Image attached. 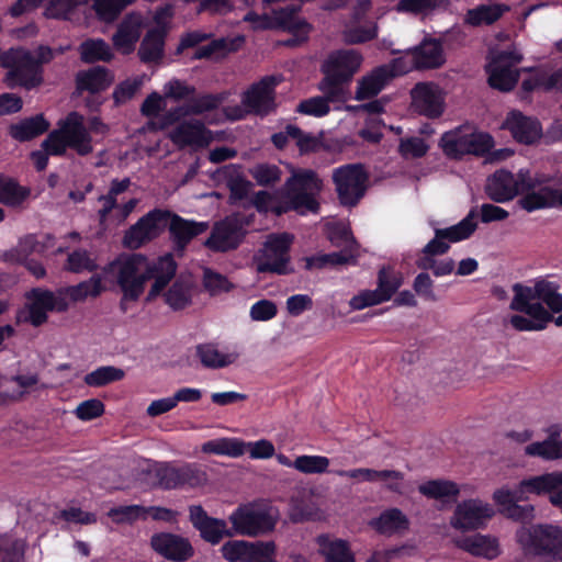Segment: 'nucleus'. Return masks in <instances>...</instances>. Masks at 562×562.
Returning a JSON list of instances; mask_svg holds the SVG:
<instances>
[{"mask_svg": "<svg viewBox=\"0 0 562 562\" xmlns=\"http://www.w3.org/2000/svg\"><path fill=\"white\" fill-rule=\"evenodd\" d=\"M414 64L419 69L438 68L445 63L441 44L436 40L424 41L413 52Z\"/></svg>", "mask_w": 562, "mask_h": 562, "instance_id": "e433bc0d", "label": "nucleus"}, {"mask_svg": "<svg viewBox=\"0 0 562 562\" xmlns=\"http://www.w3.org/2000/svg\"><path fill=\"white\" fill-rule=\"evenodd\" d=\"M30 300L42 307L44 311H55V312H66L67 304L65 303L59 289L55 292L44 290V289H34L30 293Z\"/></svg>", "mask_w": 562, "mask_h": 562, "instance_id": "de8ad7c7", "label": "nucleus"}, {"mask_svg": "<svg viewBox=\"0 0 562 562\" xmlns=\"http://www.w3.org/2000/svg\"><path fill=\"white\" fill-rule=\"evenodd\" d=\"M79 50L81 59L86 63L109 61L113 56L110 46L99 38L85 41L81 43Z\"/></svg>", "mask_w": 562, "mask_h": 562, "instance_id": "09e8293b", "label": "nucleus"}, {"mask_svg": "<svg viewBox=\"0 0 562 562\" xmlns=\"http://www.w3.org/2000/svg\"><path fill=\"white\" fill-rule=\"evenodd\" d=\"M293 236L286 233L269 235L261 249L254 256V262L258 272H272L288 274L293 271L290 268V246Z\"/></svg>", "mask_w": 562, "mask_h": 562, "instance_id": "6e6552de", "label": "nucleus"}, {"mask_svg": "<svg viewBox=\"0 0 562 562\" xmlns=\"http://www.w3.org/2000/svg\"><path fill=\"white\" fill-rule=\"evenodd\" d=\"M453 543L471 555L486 560H494L502 553L498 539L491 535L475 533L454 539Z\"/></svg>", "mask_w": 562, "mask_h": 562, "instance_id": "a878e982", "label": "nucleus"}, {"mask_svg": "<svg viewBox=\"0 0 562 562\" xmlns=\"http://www.w3.org/2000/svg\"><path fill=\"white\" fill-rule=\"evenodd\" d=\"M65 269L72 273L93 272L98 269V263L89 251L77 249L68 255Z\"/></svg>", "mask_w": 562, "mask_h": 562, "instance_id": "3c124183", "label": "nucleus"}, {"mask_svg": "<svg viewBox=\"0 0 562 562\" xmlns=\"http://www.w3.org/2000/svg\"><path fill=\"white\" fill-rule=\"evenodd\" d=\"M280 79L274 76L262 78L259 82L254 83L241 95V104L249 113L265 116L276 108L274 88Z\"/></svg>", "mask_w": 562, "mask_h": 562, "instance_id": "2eb2a0df", "label": "nucleus"}, {"mask_svg": "<svg viewBox=\"0 0 562 562\" xmlns=\"http://www.w3.org/2000/svg\"><path fill=\"white\" fill-rule=\"evenodd\" d=\"M323 182L313 170H302L293 173L285 181L284 195L290 210L301 214L306 212L316 213L319 204L315 195L322 190Z\"/></svg>", "mask_w": 562, "mask_h": 562, "instance_id": "423d86ee", "label": "nucleus"}, {"mask_svg": "<svg viewBox=\"0 0 562 562\" xmlns=\"http://www.w3.org/2000/svg\"><path fill=\"white\" fill-rule=\"evenodd\" d=\"M223 101L224 97L222 94H201L189 99L184 105L169 112L167 120L172 123L179 120L181 116L202 115L206 112H211L217 109Z\"/></svg>", "mask_w": 562, "mask_h": 562, "instance_id": "cd10ccee", "label": "nucleus"}, {"mask_svg": "<svg viewBox=\"0 0 562 562\" xmlns=\"http://www.w3.org/2000/svg\"><path fill=\"white\" fill-rule=\"evenodd\" d=\"M318 552L325 562H355L349 543L344 539L331 538L328 535H319L316 538Z\"/></svg>", "mask_w": 562, "mask_h": 562, "instance_id": "2f4dec72", "label": "nucleus"}, {"mask_svg": "<svg viewBox=\"0 0 562 562\" xmlns=\"http://www.w3.org/2000/svg\"><path fill=\"white\" fill-rule=\"evenodd\" d=\"M522 55L516 49L497 53L487 66L488 83L501 91H510L517 83L519 71L516 66Z\"/></svg>", "mask_w": 562, "mask_h": 562, "instance_id": "ddd939ff", "label": "nucleus"}, {"mask_svg": "<svg viewBox=\"0 0 562 562\" xmlns=\"http://www.w3.org/2000/svg\"><path fill=\"white\" fill-rule=\"evenodd\" d=\"M244 232L239 223L231 217L217 222L204 246L212 251L226 252L236 249L241 243Z\"/></svg>", "mask_w": 562, "mask_h": 562, "instance_id": "a211bd4d", "label": "nucleus"}, {"mask_svg": "<svg viewBox=\"0 0 562 562\" xmlns=\"http://www.w3.org/2000/svg\"><path fill=\"white\" fill-rule=\"evenodd\" d=\"M378 36V24L374 21L355 22L353 19L348 22L342 32L341 38L346 44H362L374 40Z\"/></svg>", "mask_w": 562, "mask_h": 562, "instance_id": "58836bf2", "label": "nucleus"}, {"mask_svg": "<svg viewBox=\"0 0 562 562\" xmlns=\"http://www.w3.org/2000/svg\"><path fill=\"white\" fill-rule=\"evenodd\" d=\"M296 111L305 115L323 117L329 113L330 106L326 99L317 95L301 101L296 106Z\"/></svg>", "mask_w": 562, "mask_h": 562, "instance_id": "338daca9", "label": "nucleus"}, {"mask_svg": "<svg viewBox=\"0 0 562 562\" xmlns=\"http://www.w3.org/2000/svg\"><path fill=\"white\" fill-rule=\"evenodd\" d=\"M177 263L172 255L168 254L157 260L153 266L140 254H121L102 268L103 283L117 284L125 300L136 301L143 294L147 280L155 281L147 295L150 301L159 295L175 277Z\"/></svg>", "mask_w": 562, "mask_h": 562, "instance_id": "f257e3e1", "label": "nucleus"}, {"mask_svg": "<svg viewBox=\"0 0 562 562\" xmlns=\"http://www.w3.org/2000/svg\"><path fill=\"white\" fill-rule=\"evenodd\" d=\"M114 80V76L104 67L97 66L79 71L76 76L77 89L97 93L105 90Z\"/></svg>", "mask_w": 562, "mask_h": 562, "instance_id": "72a5a7b5", "label": "nucleus"}, {"mask_svg": "<svg viewBox=\"0 0 562 562\" xmlns=\"http://www.w3.org/2000/svg\"><path fill=\"white\" fill-rule=\"evenodd\" d=\"M519 493L522 501L528 499L529 494H550L553 505H562V472H551L521 481Z\"/></svg>", "mask_w": 562, "mask_h": 562, "instance_id": "412c9836", "label": "nucleus"}, {"mask_svg": "<svg viewBox=\"0 0 562 562\" xmlns=\"http://www.w3.org/2000/svg\"><path fill=\"white\" fill-rule=\"evenodd\" d=\"M164 50V30L154 29L144 37L138 55L145 63L156 61L161 58Z\"/></svg>", "mask_w": 562, "mask_h": 562, "instance_id": "c03bdc74", "label": "nucleus"}, {"mask_svg": "<svg viewBox=\"0 0 562 562\" xmlns=\"http://www.w3.org/2000/svg\"><path fill=\"white\" fill-rule=\"evenodd\" d=\"M209 475L198 463H183L177 468L176 490L196 488L206 485Z\"/></svg>", "mask_w": 562, "mask_h": 562, "instance_id": "a19ab883", "label": "nucleus"}, {"mask_svg": "<svg viewBox=\"0 0 562 562\" xmlns=\"http://www.w3.org/2000/svg\"><path fill=\"white\" fill-rule=\"evenodd\" d=\"M277 520V510L255 505L240 506L229 516L234 533L248 537H257L272 531Z\"/></svg>", "mask_w": 562, "mask_h": 562, "instance_id": "1a4fd4ad", "label": "nucleus"}, {"mask_svg": "<svg viewBox=\"0 0 562 562\" xmlns=\"http://www.w3.org/2000/svg\"><path fill=\"white\" fill-rule=\"evenodd\" d=\"M322 516L321 509L313 502L291 499V508L289 518L292 522H304L308 520L319 519Z\"/></svg>", "mask_w": 562, "mask_h": 562, "instance_id": "864d4df0", "label": "nucleus"}, {"mask_svg": "<svg viewBox=\"0 0 562 562\" xmlns=\"http://www.w3.org/2000/svg\"><path fill=\"white\" fill-rule=\"evenodd\" d=\"M135 0H93V9L97 15L105 21H114L123 9Z\"/></svg>", "mask_w": 562, "mask_h": 562, "instance_id": "bf43d9fd", "label": "nucleus"}, {"mask_svg": "<svg viewBox=\"0 0 562 562\" xmlns=\"http://www.w3.org/2000/svg\"><path fill=\"white\" fill-rule=\"evenodd\" d=\"M449 0H400L396 4L398 12L425 13L437 8H447Z\"/></svg>", "mask_w": 562, "mask_h": 562, "instance_id": "0e129e2a", "label": "nucleus"}, {"mask_svg": "<svg viewBox=\"0 0 562 562\" xmlns=\"http://www.w3.org/2000/svg\"><path fill=\"white\" fill-rule=\"evenodd\" d=\"M477 216L476 209H472L469 214L460 221L458 224L447 228H436L439 236H442L446 241L458 243L469 238L476 229L477 223L475 221Z\"/></svg>", "mask_w": 562, "mask_h": 562, "instance_id": "79ce46f5", "label": "nucleus"}, {"mask_svg": "<svg viewBox=\"0 0 562 562\" xmlns=\"http://www.w3.org/2000/svg\"><path fill=\"white\" fill-rule=\"evenodd\" d=\"M259 186H270L280 180L281 171L276 165L258 164L249 170Z\"/></svg>", "mask_w": 562, "mask_h": 562, "instance_id": "774afa93", "label": "nucleus"}, {"mask_svg": "<svg viewBox=\"0 0 562 562\" xmlns=\"http://www.w3.org/2000/svg\"><path fill=\"white\" fill-rule=\"evenodd\" d=\"M29 191L13 180L0 175V202L16 206L27 196Z\"/></svg>", "mask_w": 562, "mask_h": 562, "instance_id": "5fc2aeb1", "label": "nucleus"}, {"mask_svg": "<svg viewBox=\"0 0 562 562\" xmlns=\"http://www.w3.org/2000/svg\"><path fill=\"white\" fill-rule=\"evenodd\" d=\"M150 546L156 553L173 562H184L194 553L187 538L170 532L155 533Z\"/></svg>", "mask_w": 562, "mask_h": 562, "instance_id": "aec40b11", "label": "nucleus"}, {"mask_svg": "<svg viewBox=\"0 0 562 562\" xmlns=\"http://www.w3.org/2000/svg\"><path fill=\"white\" fill-rule=\"evenodd\" d=\"M161 461L145 460L137 469L136 479L150 488H159Z\"/></svg>", "mask_w": 562, "mask_h": 562, "instance_id": "680f3d73", "label": "nucleus"}, {"mask_svg": "<svg viewBox=\"0 0 562 562\" xmlns=\"http://www.w3.org/2000/svg\"><path fill=\"white\" fill-rule=\"evenodd\" d=\"M518 204L527 212L554 207L552 188L543 187L538 191L529 192L518 200Z\"/></svg>", "mask_w": 562, "mask_h": 562, "instance_id": "8fccbe9b", "label": "nucleus"}, {"mask_svg": "<svg viewBox=\"0 0 562 562\" xmlns=\"http://www.w3.org/2000/svg\"><path fill=\"white\" fill-rule=\"evenodd\" d=\"M525 453L543 460L562 459V440L559 430L551 429L546 440L528 445L525 448Z\"/></svg>", "mask_w": 562, "mask_h": 562, "instance_id": "4c0bfd02", "label": "nucleus"}, {"mask_svg": "<svg viewBox=\"0 0 562 562\" xmlns=\"http://www.w3.org/2000/svg\"><path fill=\"white\" fill-rule=\"evenodd\" d=\"M48 128L49 122L43 114H36L11 124L9 134L18 142H27L44 134Z\"/></svg>", "mask_w": 562, "mask_h": 562, "instance_id": "c9c22d12", "label": "nucleus"}, {"mask_svg": "<svg viewBox=\"0 0 562 562\" xmlns=\"http://www.w3.org/2000/svg\"><path fill=\"white\" fill-rule=\"evenodd\" d=\"M494 516L491 504L480 498H470L457 504L449 524L460 531H472L484 528Z\"/></svg>", "mask_w": 562, "mask_h": 562, "instance_id": "f8f14e48", "label": "nucleus"}, {"mask_svg": "<svg viewBox=\"0 0 562 562\" xmlns=\"http://www.w3.org/2000/svg\"><path fill=\"white\" fill-rule=\"evenodd\" d=\"M503 127L509 130L513 137L522 144H532L542 135V128L537 119L526 116L516 110L508 113Z\"/></svg>", "mask_w": 562, "mask_h": 562, "instance_id": "393cba45", "label": "nucleus"}, {"mask_svg": "<svg viewBox=\"0 0 562 562\" xmlns=\"http://www.w3.org/2000/svg\"><path fill=\"white\" fill-rule=\"evenodd\" d=\"M329 459L323 456H300L293 461V468L304 474H322L327 472Z\"/></svg>", "mask_w": 562, "mask_h": 562, "instance_id": "4d7b16f0", "label": "nucleus"}, {"mask_svg": "<svg viewBox=\"0 0 562 562\" xmlns=\"http://www.w3.org/2000/svg\"><path fill=\"white\" fill-rule=\"evenodd\" d=\"M124 374V371L120 368L105 366L86 374L83 381L89 386L100 387L109 383L122 380Z\"/></svg>", "mask_w": 562, "mask_h": 562, "instance_id": "603ef678", "label": "nucleus"}, {"mask_svg": "<svg viewBox=\"0 0 562 562\" xmlns=\"http://www.w3.org/2000/svg\"><path fill=\"white\" fill-rule=\"evenodd\" d=\"M196 356L205 368L218 369L234 363L236 353H222L214 345L204 344L196 347Z\"/></svg>", "mask_w": 562, "mask_h": 562, "instance_id": "37998d69", "label": "nucleus"}, {"mask_svg": "<svg viewBox=\"0 0 562 562\" xmlns=\"http://www.w3.org/2000/svg\"><path fill=\"white\" fill-rule=\"evenodd\" d=\"M516 540L526 554L539 555L562 562V528L551 524L521 527Z\"/></svg>", "mask_w": 562, "mask_h": 562, "instance_id": "20e7f679", "label": "nucleus"}, {"mask_svg": "<svg viewBox=\"0 0 562 562\" xmlns=\"http://www.w3.org/2000/svg\"><path fill=\"white\" fill-rule=\"evenodd\" d=\"M362 56L355 49H341L331 53L322 66L323 74L350 81L359 70Z\"/></svg>", "mask_w": 562, "mask_h": 562, "instance_id": "5701e85b", "label": "nucleus"}, {"mask_svg": "<svg viewBox=\"0 0 562 562\" xmlns=\"http://www.w3.org/2000/svg\"><path fill=\"white\" fill-rule=\"evenodd\" d=\"M106 290L103 283V276L100 273L92 274L88 280L81 281L78 284L60 288L59 292L67 308L71 303L83 302L88 297H98Z\"/></svg>", "mask_w": 562, "mask_h": 562, "instance_id": "bb28decb", "label": "nucleus"}, {"mask_svg": "<svg viewBox=\"0 0 562 562\" xmlns=\"http://www.w3.org/2000/svg\"><path fill=\"white\" fill-rule=\"evenodd\" d=\"M418 491L420 494L428 498L443 501L446 498H456L459 493V486L448 480H431L419 485Z\"/></svg>", "mask_w": 562, "mask_h": 562, "instance_id": "49530a36", "label": "nucleus"}, {"mask_svg": "<svg viewBox=\"0 0 562 562\" xmlns=\"http://www.w3.org/2000/svg\"><path fill=\"white\" fill-rule=\"evenodd\" d=\"M201 451L209 454L238 458L246 453V442L237 438H217L204 442Z\"/></svg>", "mask_w": 562, "mask_h": 562, "instance_id": "ea45409f", "label": "nucleus"}, {"mask_svg": "<svg viewBox=\"0 0 562 562\" xmlns=\"http://www.w3.org/2000/svg\"><path fill=\"white\" fill-rule=\"evenodd\" d=\"M333 181L339 202L344 206H355L367 190L368 173L362 165L350 164L338 167L333 171Z\"/></svg>", "mask_w": 562, "mask_h": 562, "instance_id": "9d476101", "label": "nucleus"}, {"mask_svg": "<svg viewBox=\"0 0 562 562\" xmlns=\"http://www.w3.org/2000/svg\"><path fill=\"white\" fill-rule=\"evenodd\" d=\"M335 474L342 477L357 479L363 482H381L391 492H400L404 474L396 470H374L359 468L352 470H337Z\"/></svg>", "mask_w": 562, "mask_h": 562, "instance_id": "b1692460", "label": "nucleus"}, {"mask_svg": "<svg viewBox=\"0 0 562 562\" xmlns=\"http://www.w3.org/2000/svg\"><path fill=\"white\" fill-rule=\"evenodd\" d=\"M169 211L155 209L142 216L125 233L122 244L135 250L157 238L168 225Z\"/></svg>", "mask_w": 562, "mask_h": 562, "instance_id": "9b49d317", "label": "nucleus"}, {"mask_svg": "<svg viewBox=\"0 0 562 562\" xmlns=\"http://www.w3.org/2000/svg\"><path fill=\"white\" fill-rule=\"evenodd\" d=\"M88 0H50L45 8V16L50 19H68L69 15Z\"/></svg>", "mask_w": 562, "mask_h": 562, "instance_id": "69168bd1", "label": "nucleus"}, {"mask_svg": "<svg viewBox=\"0 0 562 562\" xmlns=\"http://www.w3.org/2000/svg\"><path fill=\"white\" fill-rule=\"evenodd\" d=\"M194 282L190 276H180L164 293L166 304L175 311L183 310L192 303Z\"/></svg>", "mask_w": 562, "mask_h": 562, "instance_id": "473e14b6", "label": "nucleus"}, {"mask_svg": "<svg viewBox=\"0 0 562 562\" xmlns=\"http://www.w3.org/2000/svg\"><path fill=\"white\" fill-rule=\"evenodd\" d=\"M402 284V279L394 274L390 268L383 267L378 274V288L375 289L383 302L389 301Z\"/></svg>", "mask_w": 562, "mask_h": 562, "instance_id": "6e6d98bb", "label": "nucleus"}, {"mask_svg": "<svg viewBox=\"0 0 562 562\" xmlns=\"http://www.w3.org/2000/svg\"><path fill=\"white\" fill-rule=\"evenodd\" d=\"M198 530L205 541L213 544L218 543L225 537L234 536V531L227 528L226 522L216 518H210Z\"/></svg>", "mask_w": 562, "mask_h": 562, "instance_id": "13d9d810", "label": "nucleus"}, {"mask_svg": "<svg viewBox=\"0 0 562 562\" xmlns=\"http://www.w3.org/2000/svg\"><path fill=\"white\" fill-rule=\"evenodd\" d=\"M509 308L519 314L508 319L519 331L543 330L552 319V313L562 311L560 284L547 279H537L532 285L514 283Z\"/></svg>", "mask_w": 562, "mask_h": 562, "instance_id": "f03ea898", "label": "nucleus"}, {"mask_svg": "<svg viewBox=\"0 0 562 562\" xmlns=\"http://www.w3.org/2000/svg\"><path fill=\"white\" fill-rule=\"evenodd\" d=\"M415 111L430 119L439 117L445 110L441 89L434 82H418L411 91Z\"/></svg>", "mask_w": 562, "mask_h": 562, "instance_id": "dca6fc26", "label": "nucleus"}, {"mask_svg": "<svg viewBox=\"0 0 562 562\" xmlns=\"http://www.w3.org/2000/svg\"><path fill=\"white\" fill-rule=\"evenodd\" d=\"M508 11L509 7L504 3L480 4L465 12L463 23L472 27L491 25Z\"/></svg>", "mask_w": 562, "mask_h": 562, "instance_id": "f704fd0d", "label": "nucleus"}, {"mask_svg": "<svg viewBox=\"0 0 562 562\" xmlns=\"http://www.w3.org/2000/svg\"><path fill=\"white\" fill-rule=\"evenodd\" d=\"M108 516L115 524H132L139 518H146L147 509L140 505L119 506L111 508Z\"/></svg>", "mask_w": 562, "mask_h": 562, "instance_id": "e2e57ef3", "label": "nucleus"}, {"mask_svg": "<svg viewBox=\"0 0 562 562\" xmlns=\"http://www.w3.org/2000/svg\"><path fill=\"white\" fill-rule=\"evenodd\" d=\"M398 61L389 65H382L361 77L358 80L355 99L368 100L378 95L386 85L402 71L397 69Z\"/></svg>", "mask_w": 562, "mask_h": 562, "instance_id": "6ab92c4d", "label": "nucleus"}, {"mask_svg": "<svg viewBox=\"0 0 562 562\" xmlns=\"http://www.w3.org/2000/svg\"><path fill=\"white\" fill-rule=\"evenodd\" d=\"M370 526L376 532L392 537L405 533L409 529V519L401 509L389 508L371 520Z\"/></svg>", "mask_w": 562, "mask_h": 562, "instance_id": "c756f323", "label": "nucleus"}, {"mask_svg": "<svg viewBox=\"0 0 562 562\" xmlns=\"http://www.w3.org/2000/svg\"><path fill=\"white\" fill-rule=\"evenodd\" d=\"M143 26L140 14H128L119 25L117 31L113 35L114 46L124 54L133 50L135 43L138 41Z\"/></svg>", "mask_w": 562, "mask_h": 562, "instance_id": "c85d7f7f", "label": "nucleus"}, {"mask_svg": "<svg viewBox=\"0 0 562 562\" xmlns=\"http://www.w3.org/2000/svg\"><path fill=\"white\" fill-rule=\"evenodd\" d=\"M68 147L80 156L89 155L93 150L85 116L75 111L60 121L59 128L50 132L42 143V148L55 156L64 155Z\"/></svg>", "mask_w": 562, "mask_h": 562, "instance_id": "7ed1b4c3", "label": "nucleus"}, {"mask_svg": "<svg viewBox=\"0 0 562 562\" xmlns=\"http://www.w3.org/2000/svg\"><path fill=\"white\" fill-rule=\"evenodd\" d=\"M301 10L300 4H289L272 11V27H281L297 35H306L311 31V25L297 16Z\"/></svg>", "mask_w": 562, "mask_h": 562, "instance_id": "7c9ffc66", "label": "nucleus"}, {"mask_svg": "<svg viewBox=\"0 0 562 562\" xmlns=\"http://www.w3.org/2000/svg\"><path fill=\"white\" fill-rule=\"evenodd\" d=\"M439 146L446 156L458 159L464 155H484L492 148L493 139L488 134L476 132L471 126H460L446 132Z\"/></svg>", "mask_w": 562, "mask_h": 562, "instance_id": "0eeeda50", "label": "nucleus"}, {"mask_svg": "<svg viewBox=\"0 0 562 562\" xmlns=\"http://www.w3.org/2000/svg\"><path fill=\"white\" fill-rule=\"evenodd\" d=\"M1 66L8 69L4 82L11 89L22 87L31 90L43 82L42 67L29 49L18 47L3 52Z\"/></svg>", "mask_w": 562, "mask_h": 562, "instance_id": "39448f33", "label": "nucleus"}, {"mask_svg": "<svg viewBox=\"0 0 562 562\" xmlns=\"http://www.w3.org/2000/svg\"><path fill=\"white\" fill-rule=\"evenodd\" d=\"M347 80L339 79L329 74H324V78L318 83V90L323 92V98L328 103L345 102L349 98V92L345 87Z\"/></svg>", "mask_w": 562, "mask_h": 562, "instance_id": "a18cd8bd", "label": "nucleus"}, {"mask_svg": "<svg viewBox=\"0 0 562 562\" xmlns=\"http://www.w3.org/2000/svg\"><path fill=\"white\" fill-rule=\"evenodd\" d=\"M167 227L173 241V250L178 256H182L188 244L198 235L206 232L209 224L206 222L184 220L169 211Z\"/></svg>", "mask_w": 562, "mask_h": 562, "instance_id": "4be33fe9", "label": "nucleus"}, {"mask_svg": "<svg viewBox=\"0 0 562 562\" xmlns=\"http://www.w3.org/2000/svg\"><path fill=\"white\" fill-rule=\"evenodd\" d=\"M25 543L19 539L0 538V562H24Z\"/></svg>", "mask_w": 562, "mask_h": 562, "instance_id": "052dcab7", "label": "nucleus"}, {"mask_svg": "<svg viewBox=\"0 0 562 562\" xmlns=\"http://www.w3.org/2000/svg\"><path fill=\"white\" fill-rule=\"evenodd\" d=\"M531 187L527 175L522 171L514 175L501 169L487 178L485 192L494 202L504 203L513 200L518 193L531 189Z\"/></svg>", "mask_w": 562, "mask_h": 562, "instance_id": "4468645a", "label": "nucleus"}, {"mask_svg": "<svg viewBox=\"0 0 562 562\" xmlns=\"http://www.w3.org/2000/svg\"><path fill=\"white\" fill-rule=\"evenodd\" d=\"M168 137L178 148H202L212 140L211 132L195 119L177 124L168 132Z\"/></svg>", "mask_w": 562, "mask_h": 562, "instance_id": "f3484780", "label": "nucleus"}]
</instances>
